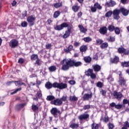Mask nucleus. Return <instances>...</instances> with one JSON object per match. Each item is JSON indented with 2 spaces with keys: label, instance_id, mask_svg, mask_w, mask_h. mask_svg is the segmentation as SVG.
Masks as SVG:
<instances>
[{
  "label": "nucleus",
  "instance_id": "obj_1",
  "mask_svg": "<svg viewBox=\"0 0 129 129\" xmlns=\"http://www.w3.org/2000/svg\"><path fill=\"white\" fill-rule=\"evenodd\" d=\"M60 63L62 65L61 69L63 71H67L69 70L70 67H79L82 65L81 61H76L71 59H68L67 58H64Z\"/></svg>",
  "mask_w": 129,
  "mask_h": 129
},
{
  "label": "nucleus",
  "instance_id": "obj_2",
  "mask_svg": "<svg viewBox=\"0 0 129 129\" xmlns=\"http://www.w3.org/2000/svg\"><path fill=\"white\" fill-rule=\"evenodd\" d=\"M53 87L54 88H58V89H65L67 87V84L55 82L53 83Z\"/></svg>",
  "mask_w": 129,
  "mask_h": 129
},
{
  "label": "nucleus",
  "instance_id": "obj_3",
  "mask_svg": "<svg viewBox=\"0 0 129 129\" xmlns=\"http://www.w3.org/2000/svg\"><path fill=\"white\" fill-rule=\"evenodd\" d=\"M120 14V11L118 9H115L112 12V15L113 16V19L114 20H119L120 17L119 16Z\"/></svg>",
  "mask_w": 129,
  "mask_h": 129
},
{
  "label": "nucleus",
  "instance_id": "obj_4",
  "mask_svg": "<svg viewBox=\"0 0 129 129\" xmlns=\"http://www.w3.org/2000/svg\"><path fill=\"white\" fill-rule=\"evenodd\" d=\"M27 21L28 23L29 24V25L32 27L35 25V21H36V17L35 15H31L29 16L27 19Z\"/></svg>",
  "mask_w": 129,
  "mask_h": 129
},
{
  "label": "nucleus",
  "instance_id": "obj_5",
  "mask_svg": "<svg viewBox=\"0 0 129 129\" xmlns=\"http://www.w3.org/2000/svg\"><path fill=\"white\" fill-rule=\"evenodd\" d=\"M50 112L51 114H52L54 116V117H58L57 113H58V114H61V113H62L61 112V111H60L59 110H58L57 108H52L50 110Z\"/></svg>",
  "mask_w": 129,
  "mask_h": 129
},
{
  "label": "nucleus",
  "instance_id": "obj_6",
  "mask_svg": "<svg viewBox=\"0 0 129 129\" xmlns=\"http://www.w3.org/2000/svg\"><path fill=\"white\" fill-rule=\"evenodd\" d=\"M102 9V7L100 6V4H99L98 3H96L94 5V7H91V11L93 13H95L96 12V9L97 10H101Z\"/></svg>",
  "mask_w": 129,
  "mask_h": 129
},
{
  "label": "nucleus",
  "instance_id": "obj_7",
  "mask_svg": "<svg viewBox=\"0 0 129 129\" xmlns=\"http://www.w3.org/2000/svg\"><path fill=\"white\" fill-rule=\"evenodd\" d=\"M78 118L79 120H87V121H88L89 119V114H82L79 116Z\"/></svg>",
  "mask_w": 129,
  "mask_h": 129
},
{
  "label": "nucleus",
  "instance_id": "obj_8",
  "mask_svg": "<svg viewBox=\"0 0 129 129\" xmlns=\"http://www.w3.org/2000/svg\"><path fill=\"white\" fill-rule=\"evenodd\" d=\"M114 98L117 99V100H120L122 97V94L120 92H117L116 91H114L112 94Z\"/></svg>",
  "mask_w": 129,
  "mask_h": 129
},
{
  "label": "nucleus",
  "instance_id": "obj_9",
  "mask_svg": "<svg viewBox=\"0 0 129 129\" xmlns=\"http://www.w3.org/2000/svg\"><path fill=\"white\" fill-rule=\"evenodd\" d=\"M50 103L51 104H54V105L60 106V105H62V104H63V102H62L60 99L58 98L54 100V101H51Z\"/></svg>",
  "mask_w": 129,
  "mask_h": 129
},
{
  "label": "nucleus",
  "instance_id": "obj_10",
  "mask_svg": "<svg viewBox=\"0 0 129 129\" xmlns=\"http://www.w3.org/2000/svg\"><path fill=\"white\" fill-rule=\"evenodd\" d=\"M18 44H19V42H18L17 39H12L11 40L10 42H9V45L11 48L18 47Z\"/></svg>",
  "mask_w": 129,
  "mask_h": 129
},
{
  "label": "nucleus",
  "instance_id": "obj_11",
  "mask_svg": "<svg viewBox=\"0 0 129 129\" xmlns=\"http://www.w3.org/2000/svg\"><path fill=\"white\" fill-rule=\"evenodd\" d=\"M119 10H120V13H122V15H123V16L126 17V16L128 15L129 10H126L125 8H120Z\"/></svg>",
  "mask_w": 129,
  "mask_h": 129
},
{
  "label": "nucleus",
  "instance_id": "obj_12",
  "mask_svg": "<svg viewBox=\"0 0 129 129\" xmlns=\"http://www.w3.org/2000/svg\"><path fill=\"white\" fill-rule=\"evenodd\" d=\"M99 31L101 35H105L107 33V28L105 26L101 27L100 28Z\"/></svg>",
  "mask_w": 129,
  "mask_h": 129
},
{
  "label": "nucleus",
  "instance_id": "obj_13",
  "mask_svg": "<svg viewBox=\"0 0 129 129\" xmlns=\"http://www.w3.org/2000/svg\"><path fill=\"white\" fill-rule=\"evenodd\" d=\"M83 100H89L90 98H92V93L89 94H85L83 97Z\"/></svg>",
  "mask_w": 129,
  "mask_h": 129
},
{
  "label": "nucleus",
  "instance_id": "obj_14",
  "mask_svg": "<svg viewBox=\"0 0 129 129\" xmlns=\"http://www.w3.org/2000/svg\"><path fill=\"white\" fill-rule=\"evenodd\" d=\"M92 68L95 72H98L101 70V67L98 64L93 65Z\"/></svg>",
  "mask_w": 129,
  "mask_h": 129
},
{
  "label": "nucleus",
  "instance_id": "obj_15",
  "mask_svg": "<svg viewBox=\"0 0 129 129\" xmlns=\"http://www.w3.org/2000/svg\"><path fill=\"white\" fill-rule=\"evenodd\" d=\"M40 98H42V93L38 92L36 94V98H34L33 100L38 101Z\"/></svg>",
  "mask_w": 129,
  "mask_h": 129
},
{
  "label": "nucleus",
  "instance_id": "obj_16",
  "mask_svg": "<svg viewBox=\"0 0 129 129\" xmlns=\"http://www.w3.org/2000/svg\"><path fill=\"white\" fill-rule=\"evenodd\" d=\"M118 82L119 85H120V86H124L125 85L126 81L123 78H120Z\"/></svg>",
  "mask_w": 129,
  "mask_h": 129
},
{
  "label": "nucleus",
  "instance_id": "obj_17",
  "mask_svg": "<svg viewBox=\"0 0 129 129\" xmlns=\"http://www.w3.org/2000/svg\"><path fill=\"white\" fill-rule=\"evenodd\" d=\"M106 5H107V6H108V7H114V6H115V5H116V3H115V2L110 0V2H106Z\"/></svg>",
  "mask_w": 129,
  "mask_h": 129
},
{
  "label": "nucleus",
  "instance_id": "obj_18",
  "mask_svg": "<svg viewBox=\"0 0 129 129\" xmlns=\"http://www.w3.org/2000/svg\"><path fill=\"white\" fill-rule=\"evenodd\" d=\"M25 103L19 104L16 105V109H17V110H20V109H22V108H24V107H25Z\"/></svg>",
  "mask_w": 129,
  "mask_h": 129
},
{
  "label": "nucleus",
  "instance_id": "obj_19",
  "mask_svg": "<svg viewBox=\"0 0 129 129\" xmlns=\"http://www.w3.org/2000/svg\"><path fill=\"white\" fill-rule=\"evenodd\" d=\"M78 27L80 29V32L81 33H85L87 32V29L85 28L83 26L81 25H79L78 26Z\"/></svg>",
  "mask_w": 129,
  "mask_h": 129
},
{
  "label": "nucleus",
  "instance_id": "obj_20",
  "mask_svg": "<svg viewBox=\"0 0 129 129\" xmlns=\"http://www.w3.org/2000/svg\"><path fill=\"white\" fill-rule=\"evenodd\" d=\"M118 61H119V58H118V57L115 56L114 58H111V63H113L114 64H117L118 63Z\"/></svg>",
  "mask_w": 129,
  "mask_h": 129
},
{
  "label": "nucleus",
  "instance_id": "obj_21",
  "mask_svg": "<svg viewBox=\"0 0 129 129\" xmlns=\"http://www.w3.org/2000/svg\"><path fill=\"white\" fill-rule=\"evenodd\" d=\"M93 73V70L91 69H89L87 71L85 72V75L86 76H90Z\"/></svg>",
  "mask_w": 129,
  "mask_h": 129
},
{
  "label": "nucleus",
  "instance_id": "obj_22",
  "mask_svg": "<svg viewBox=\"0 0 129 129\" xmlns=\"http://www.w3.org/2000/svg\"><path fill=\"white\" fill-rule=\"evenodd\" d=\"M45 87L47 89H51L53 87V84L48 82L45 84Z\"/></svg>",
  "mask_w": 129,
  "mask_h": 129
},
{
  "label": "nucleus",
  "instance_id": "obj_23",
  "mask_svg": "<svg viewBox=\"0 0 129 129\" xmlns=\"http://www.w3.org/2000/svg\"><path fill=\"white\" fill-rule=\"evenodd\" d=\"M31 109L35 112L37 111V110H39V107H38V106L36 105L33 104L31 106Z\"/></svg>",
  "mask_w": 129,
  "mask_h": 129
},
{
  "label": "nucleus",
  "instance_id": "obj_24",
  "mask_svg": "<svg viewBox=\"0 0 129 129\" xmlns=\"http://www.w3.org/2000/svg\"><path fill=\"white\" fill-rule=\"evenodd\" d=\"M80 50L82 53H83V52H86L87 46L86 45H83L80 48Z\"/></svg>",
  "mask_w": 129,
  "mask_h": 129
},
{
  "label": "nucleus",
  "instance_id": "obj_25",
  "mask_svg": "<svg viewBox=\"0 0 129 129\" xmlns=\"http://www.w3.org/2000/svg\"><path fill=\"white\" fill-rule=\"evenodd\" d=\"M84 60L86 63H90L91 62V57L90 56H85Z\"/></svg>",
  "mask_w": 129,
  "mask_h": 129
},
{
  "label": "nucleus",
  "instance_id": "obj_26",
  "mask_svg": "<svg viewBox=\"0 0 129 129\" xmlns=\"http://www.w3.org/2000/svg\"><path fill=\"white\" fill-rule=\"evenodd\" d=\"M108 47V43L107 42H104L102 43L100 45V47L101 49H105V48H107Z\"/></svg>",
  "mask_w": 129,
  "mask_h": 129
},
{
  "label": "nucleus",
  "instance_id": "obj_27",
  "mask_svg": "<svg viewBox=\"0 0 129 129\" xmlns=\"http://www.w3.org/2000/svg\"><path fill=\"white\" fill-rule=\"evenodd\" d=\"M79 126V123H72L70 125V127H71V128H78V127Z\"/></svg>",
  "mask_w": 129,
  "mask_h": 129
},
{
  "label": "nucleus",
  "instance_id": "obj_28",
  "mask_svg": "<svg viewBox=\"0 0 129 129\" xmlns=\"http://www.w3.org/2000/svg\"><path fill=\"white\" fill-rule=\"evenodd\" d=\"M121 66L123 67H129V61H124L121 62Z\"/></svg>",
  "mask_w": 129,
  "mask_h": 129
},
{
  "label": "nucleus",
  "instance_id": "obj_29",
  "mask_svg": "<svg viewBox=\"0 0 129 129\" xmlns=\"http://www.w3.org/2000/svg\"><path fill=\"white\" fill-rule=\"evenodd\" d=\"M55 99V97L52 95H49L47 96L46 100L48 101H52V100H54Z\"/></svg>",
  "mask_w": 129,
  "mask_h": 129
},
{
  "label": "nucleus",
  "instance_id": "obj_30",
  "mask_svg": "<svg viewBox=\"0 0 129 129\" xmlns=\"http://www.w3.org/2000/svg\"><path fill=\"white\" fill-rule=\"evenodd\" d=\"M71 33V32L66 31L64 34L63 35V38L64 39H66V38H68V37H69L70 36Z\"/></svg>",
  "mask_w": 129,
  "mask_h": 129
},
{
  "label": "nucleus",
  "instance_id": "obj_31",
  "mask_svg": "<svg viewBox=\"0 0 129 129\" xmlns=\"http://www.w3.org/2000/svg\"><path fill=\"white\" fill-rule=\"evenodd\" d=\"M112 15V11H109L105 14V17H106V18H110Z\"/></svg>",
  "mask_w": 129,
  "mask_h": 129
},
{
  "label": "nucleus",
  "instance_id": "obj_32",
  "mask_svg": "<svg viewBox=\"0 0 129 129\" xmlns=\"http://www.w3.org/2000/svg\"><path fill=\"white\" fill-rule=\"evenodd\" d=\"M115 28V27H114V26L112 25H109V26L108 27V30L110 32H113V31H114Z\"/></svg>",
  "mask_w": 129,
  "mask_h": 129
},
{
  "label": "nucleus",
  "instance_id": "obj_33",
  "mask_svg": "<svg viewBox=\"0 0 129 129\" xmlns=\"http://www.w3.org/2000/svg\"><path fill=\"white\" fill-rule=\"evenodd\" d=\"M38 54H32L31 56V60H37V59H38Z\"/></svg>",
  "mask_w": 129,
  "mask_h": 129
},
{
  "label": "nucleus",
  "instance_id": "obj_34",
  "mask_svg": "<svg viewBox=\"0 0 129 129\" xmlns=\"http://www.w3.org/2000/svg\"><path fill=\"white\" fill-rule=\"evenodd\" d=\"M92 129H98V124L93 123L91 125Z\"/></svg>",
  "mask_w": 129,
  "mask_h": 129
},
{
  "label": "nucleus",
  "instance_id": "obj_35",
  "mask_svg": "<svg viewBox=\"0 0 129 129\" xmlns=\"http://www.w3.org/2000/svg\"><path fill=\"white\" fill-rule=\"evenodd\" d=\"M48 70L50 72H54V71H56V67L55 66H51L48 68Z\"/></svg>",
  "mask_w": 129,
  "mask_h": 129
},
{
  "label": "nucleus",
  "instance_id": "obj_36",
  "mask_svg": "<svg viewBox=\"0 0 129 129\" xmlns=\"http://www.w3.org/2000/svg\"><path fill=\"white\" fill-rule=\"evenodd\" d=\"M83 40L84 41H85V42H86L87 43H89V42H91V41L92 40L91 38L89 37H85L84 38Z\"/></svg>",
  "mask_w": 129,
  "mask_h": 129
},
{
  "label": "nucleus",
  "instance_id": "obj_37",
  "mask_svg": "<svg viewBox=\"0 0 129 129\" xmlns=\"http://www.w3.org/2000/svg\"><path fill=\"white\" fill-rule=\"evenodd\" d=\"M125 49H124L123 47H120L118 48V52L119 53V54H122V53L124 52Z\"/></svg>",
  "mask_w": 129,
  "mask_h": 129
},
{
  "label": "nucleus",
  "instance_id": "obj_38",
  "mask_svg": "<svg viewBox=\"0 0 129 129\" xmlns=\"http://www.w3.org/2000/svg\"><path fill=\"white\" fill-rule=\"evenodd\" d=\"M60 13L59 11L55 12L53 15V17L56 19L58 16H60Z\"/></svg>",
  "mask_w": 129,
  "mask_h": 129
},
{
  "label": "nucleus",
  "instance_id": "obj_39",
  "mask_svg": "<svg viewBox=\"0 0 129 129\" xmlns=\"http://www.w3.org/2000/svg\"><path fill=\"white\" fill-rule=\"evenodd\" d=\"M72 10L74 11V12L76 13L77 12H78V10H79V7L77 6H73Z\"/></svg>",
  "mask_w": 129,
  "mask_h": 129
},
{
  "label": "nucleus",
  "instance_id": "obj_40",
  "mask_svg": "<svg viewBox=\"0 0 129 129\" xmlns=\"http://www.w3.org/2000/svg\"><path fill=\"white\" fill-rule=\"evenodd\" d=\"M55 30L56 31H61V30H63V28L62 27V25H57L54 28Z\"/></svg>",
  "mask_w": 129,
  "mask_h": 129
},
{
  "label": "nucleus",
  "instance_id": "obj_41",
  "mask_svg": "<svg viewBox=\"0 0 129 129\" xmlns=\"http://www.w3.org/2000/svg\"><path fill=\"white\" fill-rule=\"evenodd\" d=\"M54 7L56 8V9H58V8L62 7V3H55L54 4Z\"/></svg>",
  "mask_w": 129,
  "mask_h": 129
},
{
  "label": "nucleus",
  "instance_id": "obj_42",
  "mask_svg": "<svg viewBox=\"0 0 129 129\" xmlns=\"http://www.w3.org/2000/svg\"><path fill=\"white\" fill-rule=\"evenodd\" d=\"M114 30L116 35H119V34H120V30H119V28H118V27L115 28Z\"/></svg>",
  "mask_w": 129,
  "mask_h": 129
},
{
  "label": "nucleus",
  "instance_id": "obj_43",
  "mask_svg": "<svg viewBox=\"0 0 129 129\" xmlns=\"http://www.w3.org/2000/svg\"><path fill=\"white\" fill-rule=\"evenodd\" d=\"M96 43L97 45H101L103 43V40L102 39H97L96 40Z\"/></svg>",
  "mask_w": 129,
  "mask_h": 129
},
{
  "label": "nucleus",
  "instance_id": "obj_44",
  "mask_svg": "<svg viewBox=\"0 0 129 129\" xmlns=\"http://www.w3.org/2000/svg\"><path fill=\"white\" fill-rule=\"evenodd\" d=\"M71 97H72L71 96V98H70L71 101H77V100H78V98H77L75 96H73L72 98Z\"/></svg>",
  "mask_w": 129,
  "mask_h": 129
},
{
  "label": "nucleus",
  "instance_id": "obj_45",
  "mask_svg": "<svg viewBox=\"0 0 129 129\" xmlns=\"http://www.w3.org/2000/svg\"><path fill=\"white\" fill-rule=\"evenodd\" d=\"M21 26L23 28H26V27L28 26V23L26 21H23V22L21 23Z\"/></svg>",
  "mask_w": 129,
  "mask_h": 129
},
{
  "label": "nucleus",
  "instance_id": "obj_46",
  "mask_svg": "<svg viewBox=\"0 0 129 129\" xmlns=\"http://www.w3.org/2000/svg\"><path fill=\"white\" fill-rule=\"evenodd\" d=\"M61 25L62 29H64V28H67V27L69 26V25L66 22L62 23Z\"/></svg>",
  "mask_w": 129,
  "mask_h": 129
},
{
  "label": "nucleus",
  "instance_id": "obj_47",
  "mask_svg": "<svg viewBox=\"0 0 129 129\" xmlns=\"http://www.w3.org/2000/svg\"><path fill=\"white\" fill-rule=\"evenodd\" d=\"M21 90H22V88H18L16 90H15L13 92H12L11 94H15V93H17L18 91H21Z\"/></svg>",
  "mask_w": 129,
  "mask_h": 129
},
{
  "label": "nucleus",
  "instance_id": "obj_48",
  "mask_svg": "<svg viewBox=\"0 0 129 129\" xmlns=\"http://www.w3.org/2000/svg\"><path fill=\"white\" fill-rule=\"evenodd\" d=\"M122 108V105L117 104V105H116L115 108H116V109H121Z\"/></svg>",
  "mask_w": 129,
  "mask_h": 129
},
{
  "label": "nucleus",
  "instance_id": "obj_49",
  "mask_svg": "<svg viewBox=\"0 0 129 129\" xmlns=\"http://www.w3.org/2000/svg\"><path fill=\"white\" fill-rule=\"evenodd\" d=\"M90 107V105H85V106H84L83 109L84 110H86V109H89Z\"/></svg>",
  "mask_w": 129,
  "mask_h": 129
},
{
  "label": "nucleus",
  "instance_id": "obj_50",
  "mask_svg": "<svg viewBox=\"0 0 129 129\" xmlns=\"http://www.w3.org/2000/svg\"><path fill=\"white\" fill-rule=\"evenodd\" d=\"M60 100L62 101V102H63V101H66V100H67V96H63L60 99Z\"/></svg>",
  "mask_w": 129,
  "mask_h": 129
},
{
  "label": "nucleus",
  "instance_id": "obj_51",
  "mask_svg": "<svg viewBox=\"0 0 129 129\" xmlns=\"http://www.w3.org/2000/svg\"><path fill=\"white\" fill-rule=\"evenodd\" d=\"M108 126H109V129H113L114 127V125L113 124L109 123H108Z\"/></svg>",
  "mask_w": 129,
  "mask_h": 129
},
{
  "label": "nucleus",
  "instance_id": "obj_52",
  "mask_svg": "<svg viewBox=\"0 0 129 129\" xmlns=\"http://www.w3.org/2000/svg\"><path fill=\"white\" fill-rule=\"evenodd\" d=\"M97 87H99V88H101V87H102V83L101 82H98L97 83Z\"/></svg>",
  "mask_w": 129,
  "mask_h": 129
},
{
  "label": "nucleus",
  "instance_id": "obj_53",
  "mask_svg": "<svg viewBox=\"0 0 129 129\" xmlns=\"http://www.w3.org/2000/svg\"><path fill=\"white\" fill-rule=\"evenodd\" d=\"M90 76L91 79H95V78H96V75L93 73Z\"/></svg>",
  "mask_w": 129,
  "mask_h": 129
},
{
  "label": "nucleus",
  "instance_id": "obj_54",
  "mask_svg": "<svg viewBox=\"0 0 129 129\" xmlns=\"http://www.w3.org/2000/svg\"><path fill=\"white\" fill-rule=\"evenodd\" d=\"M107 80H108L109 82H111L113 81V78H112V77L111 76H109L107 78Z\"/></svg>",
  "mask_w": 129,
  "mask_h": 129
},
{
  "label": "nucleus",
  "instance_id": "obj_55",
  "mask_svg": "<svg viewBox=\"0 0 129 129\" xmlns=\"http://www.w3.org/2000/svg\"><path fill=\"white\" fill-rule=\"evenodd\" d=\"M109 106L111 107H115V106H116V104L114 102H112L111 103H110Z\"/></svg>",
  "mask_w": 129,
  "mask_h": 129
},
{
  "label": "nucleus",
  "instance_id": "obj_56",
  "mask_svg": "<svg viewBox=\"0 0 129 129\" xmlns=\"http://www.w3.org/2000/svg\"><path fill=\"white\" fill-rule=\"evenodd\" d=\"M35 64H37L38 66H40L41 65V63H40V59L39 58L36 59Z\"/></svg>",
  "mask_w": 129,
  "mask_h": 129
},
{
  "label": "nucleus",
  "instance_id": "obj_57",
  "mask_svg": "<svg viewBox=\"0 0 129 129\" xmlns=\"http://www.w3.org/2000/svg\"><path fill=\"white\" fill-rule=\"evenodd\" d=\"M124 126L125 127H129V123H128V121H126L124 122Z\"/></svg>",
  "mask_w": 129,
  "mask_h": 129
},
{
  "label": "nucleus",
  "instance_id": "obj_58",
  "mask_svg": "<svg viewBox=\"0 0 129 129\" xmlns=\"http://www.w3.org/2000/svg\"><path fill=\"white\" fill-rule=\"evenodd\" d=\"M123 104H128V100H127V99H124L123 100Z\"/></svg>",
  "mask_w": 129,
  "mask_h": 129
},
{
  "label": "nucleus",
  "instance_id": "obj_59",
  "mask_svg": "<svg viewBox=\"0 0 129 129\" xmlns=\"http://www.w3.org/2000/svg\"><path fill=\"white\" fill-rule=\"evenodd\" d=\"M109 41V42H114V41H115V38H114V37H110Z\"/></svg>",
  "mask_w": 129,
  "mask_h": 129
},
{
  "label": "nucleus",
  "instance_id": "obj_60",
  "mask_svg": "<svg viewBox=\"0 0 129 129\" xmlns=\"http://www.w3.org/2000/svg\"><path fill=\"white\" fill-rule=\"evenodd\" d=\"M21 81H15V84L17 86H19V85H21Z\"/></svg>",
  "mask_w": 129,
  "mask_h": 129
},
{
  "label": "nucleus",
  "instance_id": "obj_61",
  "mask_svg": "<svg viewBox=\"0 0 129 129\" xmlns=\"http://www.w3.org/2000/svg\"><path fill=\"white\" fill-rule=\"evenodd\" d=\"M18 63H20V64H23V63H24V59L20 58L18 60Z\"/></svg>",
  "mask_w": 129,
  "mask_h": 129
},
{
  "label": "nucleus",
  "instance_id": "obj_62",
  "mask_svg": "<svg viewBox=\"0 0 129 129\" xmlns=\"http://www.w3.org/2000/svg\"><path fill=\"white\" fill-rule=\"evenodd\" d=\"M69 83L70 84H71V85H74V84H75L76 82H75V81L71 80L69 81Z\"/></svg>",
  "mask_w": 129,
  "mask_h": 129
},
{
  "label": "nucleus",
  "instance_id": "obj_63",
  "mask_svg": "<svg viewBox=\"0 0 129 129\" xmlns=\"http://www.w3.org/2000/svg\"><path fill=\"white\" fill-rule=\"evenodd\" d=\"M51 47H52V45H51V44H47L46 45V49H50Z\"/></svg>",
  "mask_w": 129,
  "mask_h": 129
},
{
  "label": "nucleus",
  "instance_id": "obj_64",
  "mask_svg": "<svg viewBox=\"0 0 129 129\" xmlns=\"http://www.w3.org/2000/svg\"><path fill=\"white\" fill-rule=\"evenodd\" d=\"M79 45H80V43L79 42H75L74 43L75 47H78V46H79Z\"/></svg>",
  "mask_w": 129,
  "mask_h": 129
}]
</instances>
